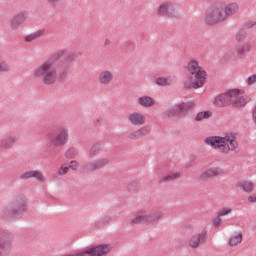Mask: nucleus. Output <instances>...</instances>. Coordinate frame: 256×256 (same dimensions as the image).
Returning <instances> with one entry per match:
<instances>
[{"label": "nucleus", "mask_w": 256, "mask_h": 256, "mask_svg": "<svg viewBox=\"0 0 256 256\" xmlns=\"http://www.w3.org/2000/svg\"><path fill=\"white\" fill-rule=\"evenodd\" d=\"M67 55V49H60L54 52L49 59L36 66L32 72L34 79L42 81L43 85L51 86L57 82L66 81L71 63L75 61V54ZM62 57H65L59 64H55Z\"/></svg>", "instance_id": "1"}, {"label": "nucleus", "mask_w": 256, "mask_h": 256, "mask_svg": "<svg viewBox=\"0 0 256 256\" xmlns=\"http://www.w3.org/2000/svg\"><path fill=\"white\" fill-rule=\"evenodd\" d=\"M239 13V3L237 2H218L206 11L207 25H217L227 21L229 17H235Z\"/></svg>", "instance_id": "2"}, {"label": "nucleus", "mask_w": 256, "mask_h": 256, "mask_svg": "<svg viewBox=\"0 0 256 256\" xmlns=\"http://www.w3.org/2000/svg\"><path fill=\"white\" fill-rule=\"evenodd\" d=\"M205 145H209L212 149L220 151L223 155H229L232 151H237L239 142L237 135L228 133L224 136H210L205 138Z\"/></svg>", "instance_id": "3"}, {"label": "nucleus", "mask_w": 256, "mask_h": 256, "mask_svg": "<svg viewBox=\"0 0 256 256\" xmlns=\"http://www.w3.org/2000/svg\"><path fill=\"white\" fill-rule=\"evenodd\" d=\"M187 71L190 76L185 78L184 85L186 89H200L205 85V79H207V72L199 66L197 60H190L187 64Z\"/></svg>", "instance_id": "4"}, {"label": "nucleus", "mask_w": 256, "mask_h": 256, "mask_svg": "<svg viewBox=\"0 0 256 256\" xmlns=\"http://www.w3.org/2000/svg\"><path fill=\"white\" fill-rule=\"evenodd\" d=\"M27 213V197L23 194H17L6 206L3 215L8 217H21Z\"/></svg>", "instance_id": "5"}, {"label": "nucleus", "mask_w": 256, "mask_h": 256, "mask_svg": "<svg viewBox=\"0 0 256 256\" xmlns=\"http://www.w3.org/2000/svg\"><path fill=\"white\" fill-rule=\"evenodd\" d=\"M161 217H163V212L156 211L149 214L147 209L143 208L136 211L135 216L131 219V223L134 225H157Z\"/></svg>", "instance_id": "6"}, {"label": "nucleus", "mask_w": 256, "mask_h": 256, "mask_svg": "<svg viewBox=\"0 0 256 256\" xmlns=\"http://www.w3.org/2000/svg\"><path fill=\"white\" fill-rule=\"evenodd\" d=\"M50 147H65L69 143V128L59 127L46 135Z\"/></svg>", "instance_id": "7"}, {"label": "nucleus", "mask_w": 256, "mask_h": 256, "mask_svg": "<svg viewBox=\"0 0 256 256\" xmlns=\"http://www.w3.org/2000/svg\"><path fill=\"white\" fill-rule=\"evenodd\" d=\"M196 107L195 102L188 101L175 105L164 112V119H173V117H185L189 111H193Z\"/></svg>", "instance_id": "8"}, {"label": "nucleus", "mask_w": 256, "mask_h": 256, "mask_svg": "<svg viewBox=\"0 0 256 256\" xmlns=\"http://www.w3.org/2000/svg\"><path fill=\"white\" fill-rule=\"evenodd\" d=\"M159 17H170L171 19L179 17V6L173 1L163 2L157 9Z\"/></svg>", "instance_id": "9"}, {"label": "nucleus", "mask_w": 256, "mask_h": 256, "mask_svg": "<svg viewBox=\"0 0 256 256\" xmlns=\"http://www.w3.org/2000/svg\"><path fill=\"white\" fill-rule=\"evenodd\" d=\"M228 95L230 99V105L232 107L241 108L247 105L248 100L245 97V91L241 89L228 90Z\"/></svg>", "instance_id": "10"}, {"label": "nucleus", "mask_w": 256, "mask_h": 256, "mask_svg": "<svg viewBox=\"0 0 256 256\" xmlns=\"http://www.w3.org/2000/svg\"><path fill=\"white\" fill-rule=\"evenodd\" d=\"M13 249V235L7 232H0V256H7Z\"/></svg>", "instance_id": "11"}, {"label": "nucleus", "mask_w": 256, "mask_h": 256, "mask_svg": "<svg viewBox=\"0 0 256 256\" xmlns=\"http://www.w3.org/2000/svg\"><path fill=\"white\" fill-rule=\"evenodd\" d=\"M107 165H109V158L102 157L88 162L83 166V169L88 173H95V171H101V169H105Z\"/></svg>", "instance_id": "12"}, {"label": "nucleus", "mask_w": 256, "mask_h": 256, "mask_svg": "<svg viewBox=\"0 0 256 256\" xmlns=\"http://www.w3.org/2000/svg\"><path fill=\"white\" fill-rule=\"evenodd\" d=\"M205 241H207V230H203L199 234L193 235L188 241V245L191 249H197V247L203 245Z\"/></svg>", "instance_id": "13"}, {"label": "nucleus", "mask_w": 256, "mask_h": 256, "mask_svg": "<svg viewBox=\"0 0 256 256\" xmlns=\"http://www.w3.org/2000/svg\"><path fill=\"white\" fill-rule=\"evenodd\" d=\"M88 256H105L111 251L109 244H102L86 249Z\"/></svg>", "instance_id": "14"}, {"label": "nucleus", "mask_w": 256, "mask_h": 256, "mask_svg": "<svg viewBox=\"0 0 256 256\" xmlns=\"http://www.w3.org/2000/svg\"><path fill=\"white\" fill-rule=\"evenodd\" d=\"M27 21V13L20 12L18 14H15L11 20H10V28L12 31H17L19 27L23 25Z\"/></svg>", "instance_id": "15"}, {"label": "nucleus", "mask_w": 256, "mask_h": 256, "mask_svg": "<svg viewBox=\"0 0 256 256\" xmlns=\"http://www.w3.org/2000/svg\"><path fill=\"white\" fill-rule=\"evenodd\" d=\"M151 134V127L142 126L137 130H132L128 133L129 139H143L147 137V135Z\"/></svg>", "instance_id": "16"}, {"label": "nucleus", "mask_w": 256, "mask_h": 256, "mask_svg": "<svg viewBox=\"0 0 256 256\" xmlns=\"http://www.w3.org/2000/svg\"><path fill=\"white\" fill-rule=\"evenodd\" d=\"M128 121L135 127H141L145 125L146 118L141 112H132L128 115Z\"/></svg>", "instance_id": "17"}, {"label": "nucleus", "mask_w": 256, "mask_h": 256, "mask_svg": "<svg viewBox=\"0 0 256 256\" xmlns=\"http://www.w3.org/2000/svg\"><path fill=\"white\" fill-rule=\"evenodd\" d=\"M17 141H19V135L12 134L5 136L0 140V149H11V147H13Z\"/></svg>", "instance_id": "18"}, {"label": "nucleus", "mask_w": 256, "mask_h": 256, "mask_svg": "<svg viewBox=\"0 0 256 256\" xmlns=\"http://www.w3.org/2000/svg\"><path fill=\"white\" fill-rule=\"evenodd\" d=\"M215 107H227L231 105L230 98H229V91L219 94L214 99Z\"/></svg>", "instance_id": "19"}, {"label": "nucleus", "mask_w": 256, "mask_h": 256, "mask_svg": "<svg viewBox=\"0 0 256 256\" xmlns=\"http://www.w3.org/2000/svg\"><path fill=\"white\" fill-rule=\"evenodd\" d=\"M114 78L115 75H113V72L109 70H103L98 75V81L101 85H111Z\"/></svg>", "instance_id": "20"}, {"label": "nucleus", "mask_w": 256, "mask_h": 256, "mask_svg": "<svg viewBox=\"0 0 256 256\" xmlns=\"http://www.w3.org/2000/svg\"><path fill=\"white\" fill-rule=\"evenodd\" d=\"M251 49V42H243L238 45L236 52L238 57L243 58L245 55H247V53H251Z\"/></svg>", "instance_id": "21"}, {"label": "nucleus", "mask_w": 256, "mask_h": 256, "mask_svg": "<svg viewBox=\"0 0 256 256\" xmlns=\"http://www.w3.org/2000/svg\"><path fill=\"white\" fill-rule=\"evenodd\" d=\"M103 147H105V142L99 141L93 144L88 152L89 157H95L99 155L103 151Z\"/></svg>", "instance_id": "22"}, {"label": "nucleus", "mask_w": 256, "mask_h": 256, "mask_svg": "<svg viewBox=\"0 0 256 256\" xmlns=\"http://www.w3.org/2000/svg\"><path fill=\"white\" fill-rule=\"evenodd\" d=\"M177 81V77L175 76H167V77H158L156 78V85L160 87H165L169 85H173Z\"/></svg>", "instance_id": "23"}, {"label": "nucleus", "mask_w": 256, "mask_h": 256, "mask_svg": "<svg viewBox=\"0 0 256 256\" xmlns=\"http://www.w3.org/2000/svg\"><path fill=\"white\" fill-rule=\"evenodd\" d=\"M138 104L140 107L149 109L150 107H155V99L151 96H142L138 98Z\"/></svg>", "instance_id": "24"}, {"label": "nucleus", "mask_w": 256, "mask_h": 256, "mask_svg": "<svg viewBox=\"0 0 256 256\" xmlns=\"http://www.w3.org/2000/svg\"><path fill=\"white\" fill-rule=\"evenodd\" d=\"M241 241H243V233L237 232L230 237L229 245L230 247H237Z\"/></svg>", "instance_id": "25"}, {"label": "nucleus", "mask_w": 256, "mask_h": 256, "mask_svg": "<svg viewBox=\"0 0 256 256\" xmlns=\"http://www.w3.org/2000/svg\"><path fill=\"white\" fill-rule=\"evenodd\" d=\"M238 187L244 191V193H251L255 190V185L251 181H244L238 184Z\"/></svg>", "instance_id": "26"}, {"label": "nucleus", "mask_w": 256, "mask_h": 256, "mask_svg": "<svg viewBox=\"0 0 256 256\" xmlns=\"http://www.w3.org/2000/svg\"><path fill=\"white\" fill-rule=\"evenodd\" d=\"M112 221H113V217H111L110 215H106L100 220L96 221L94 224V227H97V229H101L105 227V225H109V223H111Z\"/></svg>", "instance_id": "27"}, {"label": "nucleus", "mask_w": 256, "mask_h": 256, "mask_svg": "<svg viewBox=\"0 0 256 256\" xmlns=\"http://www.w3.org/2000/svg\"><path fill=\"white\" fill-rule=\"evenodd\" d=\"M179 177H181V174H179L177 172H172V173L162 177L159 180V183H171V181H175V180L179 179Z\"/></svg>", "instance_id": "28"}, {"label": "nucleus", "mask_w": 256, "mask_h": 256, "mask_svg": "<svg viewBox=\"0 0 256 256\" xmlns=\"http://www.w3.org/2000/svg\"><path fill=\"white\" fill-rule=\"evenodd\" d=\"M44 34H45V31L37 30L36 32L31 33L30 35H27L24 38V41H26V43H31V41H35L36 39H39V37H43Z\"/></svg>", "instance_id": "29"}, {"label": "nucleus", "mask_w": 256, "mask_h": 256, "mask_svg": "<svg viewBox=\"0 0 256 256\" xmlns=\"http://www.w3.org/2000/svg\"><path fill=\"white\" fill-rule=\"evenodd\" d=\"M212 116H213V112H211L210 110L200 111L196 114L194 121L200 122V121H203V119H210V117Z\"/></svg>", "instance_id": "30"}, {"label": "nucleus", "mask_w": 256, "mask_h": 256, "mask_svg": "<svg viewBox=\"0 0 256 256\" xmlns=\"http://www.w3.org/2000/svg\"><path fill=\"white\" fill-rule=\"evenodd\" d=\"M247 39V30L245 28H242L236 32L235 40L238 43H242V41H245Z\"/></svg>", "instance_id": "31"}, {"label": "nucleus", "mask_w": 256, "mask_h": 256, "mask_svg": "<svg viewBox=\"0 0 256 256\" xmlns=\"http://www.w3.org/2000/svg\"><path fill=\"white\" fill-rule=\"evenodd\" d=\"M65 157L66 159H75L77 155H79V150L77 148H69L68 150L65 151Z\"/></svg>", "instance_id": "32"}, {"label": "nucleus", "mask_w": 256, "mask_h": 256, "mask_svg": "<svg viewBox=\"0 0 256 256\" xmlns=\"http://www.w3.org/2000/svg\"><path fill=\"white\" fill-rule=\"evenodd\" d=\"M208 173H210V177H219V175H223V170L218 167H213L208 169Z\"/></svg>", "instance_id": "33"}, {"label": "nucleus", "mask_w": 256, "mask_h": 256, "mask_svg": "<svg viewBox=\"0 0 256 256\" xmlns=\"http://www.w3.org/2000/svg\"><path fill=\"white\" fill-rule=\"evenodd\" d=\"M33 179H36V181H40V183H43L45 181V174L41 171L33 170Z\"/></svg>", "instance_id": "34"}, {"label": "nucleus", "mask_w": 256, "mask_h": 256, "mask_svg": "<svg viewBox=\"0 0 256 256\" xmlns=\"http://www.w3.org/2000/svg\"><path fill=\"white\" fill-rule=\"evenodd\" d=\"M232 211L230 207H223L217 212V216L225 217V215H231Z\"/></svg>", "instance_id": "35"}, {"label": "nucleus", "mask_w": 256, "mask_h": 256, "mask_svg": "<svg viewBox=\"0 0 256 256\" xmlns=\"http://www.w3.org/2000/svg\"><path fill=\"white\" fill-rule=\"evenodd\" d=\"M246 85H248V87H253V85H256V73L248 76L246 79Z\"/></svg>", "instance_id": "36"}, {"label": "nucleus", "mask_w": 256, "mask_h": 256, "mask_svg": "<svg viewBox=\"0 0 256 256\" xmlns=\"http://www.w3.org/2000/svg\"><path fill=\"white\" fill-rule=\"evenodd\" d=\"M198 179H199L200 181H208V179H212V178H211V174L209 173V170H206V171L202 172V173L199 175Z\"/></svg>", "instance_id": "37"}, {"label": "nucleus", "mask_w": 256, "mask_h": 256, "mask_svg": "<svg viewBox=\"0 0 256 256\" xmlns=\"http://www.w3.org/2000/svg\"><path fill=\"white\" fill-rule=\"evenodd\" d=\"M20 179L27 181V179H33V170L24 172L20 175Z\"/></svg>", "instance_id": "38"}, {"label": "nucleus", "mask_w": 256, "mask_h": 256, "mask_svg": "<svg viewBox=\"0 0 256 256\" xmlns=\"http://www.w3.org/2000/svg\"><path fill=\"white\" fill-rule=\"evenodd\" d=\"M69 173V166L62 165L58 169V175H67Z\"/></svg>", "instance_id": "39"}, {"label": "nucleus", "mask_w": 256, "mask_h": 256, "mask_svg": "<svg viewBox=\"0 0 256 256\" xmlns=\"http://www.w3.org/2000/svg\"><path fill=\"white\" fill-rule=\"evenodd\" d=\"M68 167L69 169H72V171H77V169H79V162L77 160H72Z\"/></svg>", "instance_id": "40"}, {"label": "nucleus", "mask_w": 256, "mask_h": 256, "mask_svg": "<svg viewBox=\"0 0 256 256\" xmlns=\"http://www.w3.org/2000/svg\"><path fill=\"white\" fill-rule=\"evenodd\" d=\"M221 223H222V220H221V217L217 216L216 218L213 219L212 221V225L213 227L217 228V227H221Z\"/></svg>", "instance_id": "41"}, {"label": "nucleus", "mask_w": 256, "mask_h": 256, "mask_svg": "<svg viewBox=\"0 0 256 256\" xmlns=\"http://www.w3.org/2000/svg\"><path fill=\"white\" fill-rule=\"evenodd\" d=\"M0 71H9V65L5 62L0 63Z\"/></svg>", "instance_id": "42"}, {"label": "nucleus", "mask_w": 256, "mask_h": 256, "mask_svg": "<svg viewBox=\"0 0 256 256\" xmlns=\"http://www.w3.org/2000/svg\"><path fill=\"white\" fill-rule=\"evenodd\" d=\"M248 201L249 203H256V194L250 195Z\"/></svg>", "instance_id": "43"}, {"label": "nucleus", "mask_w": 256, "mask_h": 256, "mask_svg": "<svg viewBox=\"0 0 256 256\" xmlns=\"http://www.w3.org/2000/svg\"><path fill=\"white\" fill-rule=\"evenodd\" d=\"M255 26V22H247L246 23V27L248 28V29H251V27H254Z\"/></svg>", "instance_id": "44"}, {"label": "nucleus", "mask_w": 256, "mask_h": 256, "mask_svg": "<svg viewBox=\"0 0 256 256\" xmlns=\"http://www.w3.org/2000/svg\"><path fill=\"white\" fill-rule=\"evenodd\" d=\"M50 5H57L59 3V0H47Z\"/></svg>", "instance_id": "45"}, {"label": "nucleus", "mask_w": 256, "mask_h": 256, "mask_svg": "<svg viewBox=\"0 0 256 256\" xmlns=\"http://www.w3.org/2000/svg\"><path fill=\"white\" fill-rule=\"evenodd\" d=\"M110 43H111V41L109 39H105L104 47H107Z\"/></svg>", "instance_id": "46"}, {"label": "nucleus", "mask_w": 256, "mask_h": 256, "mask_svg": "<svg viewBox=\"0 0 256 256\" xmlns=\"http://www.w3.org/2000/svg\"><path fill=\"white\" fill-rule=\"evenodd\" d=\"M97 123H99V118L96 119Z\"/></svg>", "instance_id": "47"}]
</instances>
